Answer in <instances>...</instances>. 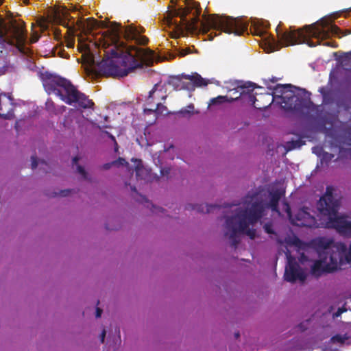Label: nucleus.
Segmentation results:
<instances>
[{
    "instance_id": "423d86ee",
    "label": "nucleus",
    "mask_w": 351,
    "mask_h": 351,
    "mask_svg": "<svg viewBox=\"0 0 351 351\" xmlns=\"http://www.w3.org/2000/svg\"><path fill=\"white\" fill-rule=\"evenodd\" d=\"M273 90L272 101L280 99L277 102L285 110L298 114L308 112L311 102L303 89H298L291 84H277Z\"/></svg>"
},
{
    "instance_id": "9b49d317",
    "label": "nucleus",
    "mask_w": 351,
    "mask_h": 351,
    "mask_svg": "<svg viewBox=\"0 0 351 351\" xmlns=\"http://www.w3.org/2000/svg\"><path fill=\"white\" fill-rule=\"evenodd\" d=\"M231 86H226L228 90H232L235 89V87L237 88V91L242 90L241 92V95L243 97H247L249 103H250L252 105H254L256 101L255 96L252 94L249 93V90H250L249 88H252V90L254 88V84H253L252 82H247L243 85H241L239 83H230Z\"/></svg>"
},
{
    "instance_id": "c85d7f7f",
    "label": "nucleus",
    "mask_w": 351,
    "mask_h": 351,
    "mask_svg": "<svg viewBox=\"0 0 351 351\" xmlns=\"http://www.w3.org/2000/svg\"><path fill=\"white\" fill-rule=\"evenodd\" d=\"M317 149H318L315 148V147H314V148H313V153H315V154H318L319 153H318V152H317Z\"/></svg>"
},
{
    "instance_id": "f8f14e48",
    "label": "nucleus",
    "mask_w": 351,
    "mask_h": 351,
    "mask_svg": "<svg viewBox=\"0 0 351 351\" xmlns=\"http://www.w3.org/2000/svg\"><path fill=\"white\" fill-rule=\"evenodd\" d=\"M135 165L136 176L137 180L149 181L151 179L150 171L143 166L142 161L137 159H132Z\"/></svg>"
},
{
    "instance_id": "f3484780",
    "label": "nucleus",
    "mask_w": 351,
    "mask_h": 351,
    "mask_svg": "<svg viewBox=\"0 0 351 351\" xmlns=\"http://www.w3.org/2000/svg\"><path fill=\"white\" fill-rule=\"evenodd\" d=\"M77 160H78V158L77 157H75L73 158V165L76 167L77 172L80 175H82V176L84 179H88L87 176H86V173L85 170L84 169V168L82 167H81L80 165H77Z\"/></svg>"
},
{
    "instance_id": "9d476101",
    "label": "nucleus",
    "mask_w": 351,
    "mask_h": 351,
    "mask_svg": "<svg viewBox=\"0 0 351 351\" xmlns=\"http://www.w3.org/2000/svg\"><path fill=\"white\" fill-rule=\"evenodd\" d=\"M167 97V84L160 82L156 84L149 92L145 101V107H155L156 105H160V102L165 100Z\"/></svg>"
},
{
    "instance_id": "dca6fc26",
    "label": "nucleus",
    "mask_w": 351,
    "mask_h": 351,
    "mask_svg": "<svg viewBox=\"0 0 351 351\" xmlns=\"http://www.w3.org/2000/svg\"><path fill=\"white\" fill-rule=\"evenodd\" d=\"M237 99H238V97L228 99L226 96H218L215 98L212 99L211 103L215 104L217 103H223L225 101L232 102L234 100H237Z\"/></svg>"
},
{
    "instance_id": "412c9836",
    "label": "nucleus",
    "mask_w": 351,
    "mask_h": 351,
    "mask_svg": "<svg viewBox=\"0 0 351 351\" xmlns=\"http://www.w3.org/2000/svg\"><path fill=\"white\" fill-rule=\"evenodd\" d=\"M291 145H288V147L290 149H295L300 147L301 146L300 143L299 141H293L290 143Z\"/></svg>"
},
{
    "instance_id": "bb28decb",
    "label": "nucleus",
    "mask_w": 351,
    "mask_h": 351,
    "mask_svg": "<svg viewBox=\"0 0 351 351\" xmlns=\"http://www.w3.org/2000/svg\"><path fill=\"white\" fill-rule=\"evenodd\" d=\"M40 26L42 29H46L47 27V25L44 22L40 23Z\"/></svg>"
},
{
    "instance_id": "393cba45",
    "label": "nucleus",
    "mask_w": 351,
    "mask_h": 351,
    "mask_svg": "<svg viewBox=\"0 0 351 351\" xmlns=\"http://www.w3.org/2000/svg\"><path fill=\"white\" fill-rule=\"evenodd\" d=\"M265 231L267 232V233H271V227L268 225H265Z\"/></svg>"
},
{
    "instance_id": "f704fd0d",
    "label": "nucleus",
    "mask_w": 351,
    "mask_h": 351,
    "mask_svg": "<svg viewBox=\"0 0 351 351\" xmlns=\"http://www.w3.org/2000/svg\"><path fill=\"white\" fill-rule=\"evenodd\" d=\"M102 127H103V128H109V127H108V126H107V125H103Z\"/></svg>"
},
{
    "instance_id": "5701e85b",
    "label": "nucleus",
    "mask_w": 351,
    "mask_h": 351,
    "mask_svg": "<svg viewBox=\"0 0 351 351\" xmlns=\"http://www.w3.org/2000/svg\"><path fill=\"white\" fill-rule=\"evenodd\" d=\"M344 311V310H342V309H339L335 314H334V317H339L343 312Z\"/></svg>"
},
{
    "instance_id": "b1692460",
    "label": "nucleus",
    "mask_w": 351,
    "mask_h": 351,
    "mask_svg": "<svg viewBox=\"0 0 351 351\" xmlns=\"http://www.w3.org/2000/svg\"><path fill=\"white\" fill-rule=\"evenodd\" d=\"M101 312H102V311L99 308H97L96 310V317H101Z\"/></svg>"
},
{
    "instance_id": "39448f33",
    "label": "nucleus",
    "mask_w": 351,
    "mask_h": 351,
    "mask_svg": "<svg viewBox=\"0 0 351 351\" xmlns=\"http://www.w3.org/2000/svg\"><path fill=\"white\" fill-rule=\"evenodd\" d=\"M42 81L45 91L49 94L58 96L67 104H77L83 108H90L93 102L78 91L66 80L48 73L42 75Z\"/></svg>"
},
{
    "instance_id": "e433bc0d",
    "label": "nucleus",
    "mask_w": 351,
    "mask_h": 351,
    "mask_svg": "<svg viewBox=\"0 0 351 351\" xmlns=\"http://www.w3.org/2000/svg\"><path fill=\"white\" fill-rule=\"evenodd\" d=\"M3 0H0V4L2 3Z\"/></svg>"
},
{
    "instance_id": "2f4dec72",
    "label": "nucleus",
    "mask_w": 351,
    "mask_h": 351,
    "mask_svg": "<svg viewBox=\"0 0 351 351\" xmlns=\"http://www.w3.org/2000/svg\"><path fill=\"white\" fill-rule=\"evenodd\" d=\"M28 1H29V0H23V3H28Z\"/></svg>"
},
{
    "instance_id": "1a4fd4ad",
    "label": "nucleus",
    "mask_w": 351,
    "mask_h": 351,
    "mask_svg": "<svg viewBox=\"0 0 351 351\" xmlns=\"http://www.w3.org/2000/svg\"><path fill=\"white\" fill-rule=\"evenodd\" d=\"M210 82L202 77L197 73L192 75H182L181 77L173 78L171 83L176 86V89L193 90L194 86H205Z\"/></svg>"
},
{
    "instance_id": "7c9ffc66",
    "label": "nucleus",
    "mask_w": 351,
    "mask_h": 351,
    "mask_svg": "<svg viewBox=\"0 0 351 351\" xmlns=\"http://www.w3.org/2000/svg\"><path fill=\"white\" fill-rule=\"evenodd\" d=\"M104 120H105L106 121H108V117L106 116V117H104Z\"/></svg>"
},
{
    "instance_id": "6e6552de",
    "label": "nucleus",
    "mask_w": 351,
    "mask_h": 351,
    "mask_svg": "<svg viewBox=\"0 0 351 351\" xmlns=\"http://www.w3.org/2000/svg\"><path fill=\"white\" fill-rule=\"evenodd\" d=\"M282 210L285 211L287 217L290 221L298 226L313 227L316 226V220L308 211V208L299 210L293 216L291 214L290 207L288 204H282Z\"/></svg>"
},
{
    "instance_id": "aec40b11",
    "label": "nucleus",
    "mask_w": 351,
    "mask_h": 351,
    "mask_svg": "<svg viewBox=\"0 0 351 351\" xmlns=\"http://www.w3.org/2000/svg\"><path fill=\"white\" fill-rule=\"evenodd\" d=\"M40 163L43 165L44 163V162L43 161H37V159L36 157H34V156L32 157V169L36 168L39 165Z\"/></svg>"
},
{
    "instance_id": "4be33fe9",
    "label": "nucleus",
    "mask_w": 351,
    "mask_h": 351,
    "mask_svg": "<svg viewBox=\"0 0 351 351\" xmlns=\"http://www.w3.org/2000/svg\"><path fill=\"white\" fill-rule=\"evenodd\" d=\"M114 165H124L127 164L125 160L123 158H119L117 161L113 162Z\"/></svg>"
},
{
    "instance_id": "cd10ccee",
    "label": "nucleus",
    "mask_w": 351,
    "mask_h": 351,
    "mask_svg": "<svg viewBox=\"0 0 351 351\" xmlns=\"http://www.w3.org/2000/svg\"><path fill=\"white\" fill-rule=\"evenodd\" d=\"M105 335H106V332H105V330H104L102 332V335H101V342H104Z\"/></svg>"
},
{
    "instance_id": "a211bd4d",
    "label": "nucleus",
    "mask_w": 351,
    "mask_h": 351,
    "mask_svg": "<svg viewBox=\"0 0 351 351\" xmlns=\"http://www.w3.org/2000/svg\"><path fill=\"white\" fill-rule=\"evenodd\" d=\"M194 109L193 104H189L186 108H182L179 111V114L183 116H190L193 114V110Z\"/></svg>"
},
{
    "instance_id": "c756f323",
    "label": "nucleus",
    "mask_w": 351,
    "mask_h": 351,
    "mask_svg": "<svg viewBox=\"0 0 351 351\" xmlns=\"http://www.w3.org/2000/svg\"><path fill=\"white\" fill-rule=\"evenodd\" d=\"M73 45H74V43L73 42H69L68 43V47H73Z\"/></svg>"
},
{
    "instance_id": "20e7f679",
    "label": "nucleus",
    "mask_w": 351,
    "mask_h": 351,
    "mask_svg": "<svg viewBox=\"0 0 351 351\" xmlns=\"http://www.w3.org/2000/svg\"><path fill=\"white\" fill-rule=\"evenodd\" d=\"M252 26L255 34L265 36L269 51L278 50L281 46L287 47L300 43L315 47L322 40L328 38L330 36L339 35L340 32L339 28L333 25L330 19L326 17L311 25L305 26L303 29L291 27L289 30L282 31L278 25L276 27L278 40L272 36L267 34V22L255 20L252 21Z\"/></svg>"
},
{
    "instance_id": "4468645a",
    "label": "nucleus",
    "mask_w": 351,
    "mask_h": 351,
    "mask_svg": "<svg viewBox=\"0 0 351 351\" xmlns=\"http://www.w3.org/2000/svg\"><path fill=\"white\" fill-rule=\"evenodd\" d=\"M144 112L145 114L155 113L156 114H167L169 113L167 107L162 104V101L160 102V105H156L155 107H145Z\"/></svg>"
},
{
    "instance_id": "ddd939ff",
    "label": "nucleus",
    "mask_w": 351,
    "mask_h": 351,
    "mask_svg": "<svg viewBox=\"0 0 351 351\" xmlns=\"http://www.w3.org/2000/svg\"><path fill=\"white\" fill-rule=\"evenodd\" d=\"M53 20L62 25L66 26V20H69V12L66 8L62 9H56L53 10Z\"/></svg>"
},
{
    "instance_id": "f257e3e1",
    "label": "nucleus",
    "mask_w": 351,
    "mask_h": 351,
    "mask_svg": "<svg viewBox=\"0 0 351 351\" xmlns=\"http://www.w3.org/2000/svg\"><path fill=\"white\" fill-rule=\"evenodd\" d=\"M141 34V29L132 25L123 27L114 23L100 36L99 43L88 38H80L78 49L87 71L123 77L136 68L150 65L158 60V57L154 51L125 45L121 40L123 37L128 42L145 45L147 39Z\"/></svg>"
},
{
    "instance_id": "0eeeda50",
    "label": "nucleus",
    "mask_w": 351,
    "mask_h": 351,
    "mask_svg": "<svg viewBox=\"0 0 351 351\" xmlns=\"http://www.w3.org/2000/svg\"><path fill=\"white\" fill-rule=\"evenodd\" d=\"M27 36L21 24L0 20V45L4 48L15 46L21 52H25Z\"/></svg>"
},
{
    "instance_id": "7ed1b4c3",
    "label": "nucleus",
    "mask_w": 351,
    "mask_h": 351,
    "mask_svg": "<svg viewBox=\"0 0 351 351\" xmlns=\"http://www.w3.org/2000/svg\"><path fill=\"white\" fill-rule=\"evenodd\" d=\"M282 195V191L268 193V199H262V193L248 194L238 205H232L230 210L232 213L231 216H226V235L235 245L239 241L241 234H246L250 239L256 237V224L265 215L267 209L282 214L278 210V202Z\"/></svg>"
},
{
    "instance_id": "72a5a7b5",
    "label": "nucleus",
    "mask_w": 351,
    "mask_h": 351,
    "mask_svg": "<svg viewBox=\"0 0 351 351\" xmlns=\"http://www.w3.org/2000/svg\"><path fill=\"white\" fill-rule=\"evenodd\" d=\"M324 45H328V46H329V45H330V43L327 42V43H324Z\"/></svg>"
},
{
    "instance_id": "c9c22d12",
    "label": "nucleus",
    "mask_w": 351,
    "mask_h": 351,
    "mask_svg": "<svg viewBox=\"0 0 351 351\" xmlns=\"http://www.w3.org/2000/svg\"><path fill=\"white\" fill-rule=\"evenodd\" d=\"M333 339H338V337H335Z\"/></svg>"
},
{
    "instance_id": "6ab92c4d",
    "label": "nucleus",
    "mask_w": 351,
    "mask_h": 351,
    "mask_svg": "<svg viewBox=\"0 0 351 351\" xmlns=\"http://www.w3.org/2000/svg\"><path fill=\"white\" fill-rule=\"evenodd\" d=\"M87 28L89 30L96 28L99 25L96 20H91L87 22Z\"/></svg>"
},
{
    "instance_id": "473e14b6",
    "label": "nucleus",
    "mask_w": 351,
    "mask_h": 351,
    "mask_svg": "<svg viewBox=\"0 0 351 351\" xmlns=\"http://www.w3.org/2000/svg\"><path fill=\"white\" fill-rule=\"evenodd\" d=\"M110 137L113 141H114V137L113 136L110 135Z\"/></svg>"
},
{
    "instance_id": "f03ea898",
    "label": "nucleus",
    "mask_w": 351,
    "mask_h": 351,
    "mask_svg": "<svg viewBox=\"0 0 351 351\" xmlns=\"http://www.w3.org/2000/svg\"><path fill=\"white\" fill-rule=\"evenodd\" d=\"M200 11L195 2L185 1L183 5L175 7L170 10L166 18L167 25L173 29L174 37L182 35L185 31L199 29L206 34L207 39L212 40L217 35L215 32L208 34L210 29L224 32L228 34L241 35L247 30V25L240 19L228 16L213 15L199 21Z\"/></svg>"
},
{
    "instance_id": "2eb2a0df",
    "label": "nucleus",
    "mask_w": 351,
    "mask_h": 351,
    "mask_svg": "<svg viewBox=\"0 0 351 351\" xmlns=\"http://www.w3.org/2000/svg\"><path fill=\"white\" fill-rule=\"evenodd\" d=\"M46 108L48 111L51 112L57 113L60 111H63L65 109V106H62L60 109L56 110L55 108V104L53 101L51 99H48L45 103Z\"/></svg>"
},
{
    "instance_id": "a878e982",
    "label": "nucleus",
    "mask_w": 351,
    "mask_h": 351,
    "mask_svg": "<svg viewBox=\"0 0 351 351\" xmlns=\"http://www.w3.org/2000/svg\"><path fill=\"white\" fill-rule=\"evenodd\" d=\"M38 39V37L37 36H34L32 39H31V42L32 43H36Z\"/></svg>"
}]
</instances>
